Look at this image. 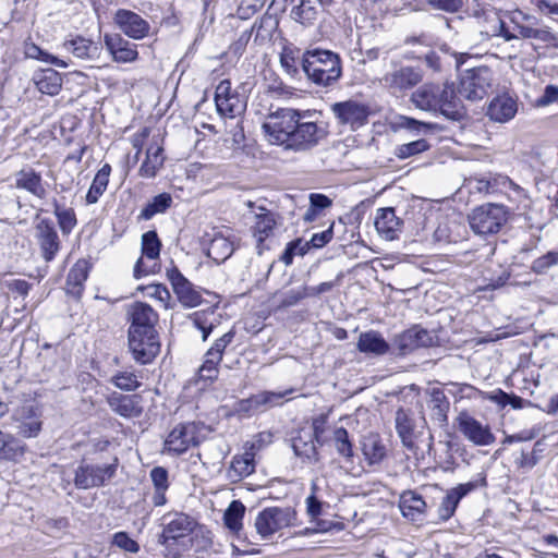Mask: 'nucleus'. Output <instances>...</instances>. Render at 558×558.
Segmentation results:
<instances>
[{"label":"nucleus","instance_id":"f257e3e1","mask_svg":"<svg viewBox=\"0 0 558 558\" xmlns=\"http://www.w3.org/2000/svg\"><path fill=\"white\" fill-rule=\"evenodd\" d=\"M162 532L158 535V544L162 546L166 558H180L193 546L194 538L202 535L203 527L197 521L183 512H170L161 518Z\"/></svg>","mask_w":558,"mask_h":558},{"label":"nucleus","instance_id":"f03ea898","mask_svg":"<svg viewBox=\"0 0 558 558\" xmlns=\"http://www.w3.org/2000/svg\"><path fill=\"white\" fill-rule=\"evenodd\" d=\"M411 101L416 108L439 112L454 121L463 119L466 114L461 98L448 84H424L412 94Z\"/></svg>","mask_w":558,"mask_h":558},{"label":"nucleus","instance_id":"7ed1b4c3","mask_svg":"<svg viewBox=\"0 0 558 558\" xmlns=\"http://www.w3.org/2000/svg\"><path fill=\"white\" fill-rule=\"evenodd\" d=\"M301 69L307 80L319 87L335 85L342 75L340 56L319 48L307 49L302 53Z\"/></svg>","mask_w":558,"mask_h":558},{"label":"nucleus","instance_id":"20e7f679","mask_svg":"<svg viewBox=\"0 0 558 558\" xmlns=\"http://www.w3.org/2000/svg\"><path fill=\"white\" fill-rule=\"evenodd\" d=\"M316 112L302 111L298 121L288 150L308 151L318 146L328 136V128L323 122L313 120Z\"/></svg>","mask_w":558,"mask_h":558},{"label":"nucleus","instance_id":"39448f33","mask_svg":"<svg viewBox=\"0 0 558 558\" xmlns=\"http://www.w3.org/2000/svg\"><path fill=\"white\" fill-rule=\"evenodd\" d=\"M510 211L501 204L487 203L468 215L471 230L481 236L497 234L508 221Z\"/></svg>","mask_w":558,"mask_h":558},{"label":"nucleus","instance_id":"423d86ee","mask_svg":"<svg viewBox=\"0 0 558 558\" xmlns=\"http://www.w3.org/2000/svg\"><path fill=\"white\" fill-rule=\"evenodd\" d=\"M302 111L291 108H281L271 112L263 123L262 129L269 141L275 145L288 148Z\"/></svg>","mask_w":558,"mask_h":558},{"label":"nucleus","instance_id":"0eeeda50","mask_svg":"<svg viewBox=\"0 0 558 558\" xmlns=\"http://www.w3.org/2000/svg\"><path fill=\"white\" fill-rule=\"evenodd\" d=\"M493 73L487 66H476L462 73L458 93L460 97L476 101L483 99L492 87Z\"/></svg>","mask_w":558,"mask_h":558},{"label":"nucleus","instance_id":"6e6552de","mask_svg":"<svg viewBox=\"0 0 558 558\" xmlns=\"http://www.w3.org/2000/svg\"><path fill=\"white\" fill-rule=\"evenodd\" d=\"M296 512L291 507H268L255 519V527L263 538H269L276 532L294 525Z\"/></svg>","mask_w":558,"mask_h":558},{"label":"nucleus","instance_id":"1a4fd4ad","mask_svg":"<svg viewBox=\"0 0 558 558\" xmlns=\"http://www.w3.org/2000/svg\"><path fill=\"white\" fill-rule=\"evenodd\" d=\"M118 459L110 464L81 463L75 470L74 485L78 489L100 487L112 478L117 471Z\"/></svg>","mask_w":558,"mask_h":558},{"label":"nucleus","instance_id":"9d476101","mask_svg":"<svg viewBox=\"0 0 558 558\" xmlns=\"http://www.w3.org/2000/svg\"><path fill=\"white\" fill-rule=\"evenodd\" d=\"M330 110L338 124L348 126L352 131L365 125L371 113L367 105L353 99L335 102L330 106Z\"/></svg>","mask_w":558,"mask_h":558},{"label":"nucleus","instance_id":"9b49d317","mask_svg":"<svg viewBox=\"0 0 558 558\" xmlns=\"http://www.w3.org/2000/svg\"><path fill=\"white\" fill-rule=\"evenodd\" d=\"M511 21L514 24L518 38L536 39L558 47V35L547 26L538 27V20L535 16L518 12Z\"/></svg>","mask_w":558,"mask_h":558},{"label":"nucleus","instance_id":"f8f14e48","mask_svg":"<svg viewBox=\"0 0 558 558\" xmlns=\"http://www.w3.org/2000/svg\"><path fill=\"white\" fill-rule=\"evenodd\" d=\"M129 350L135 362L149 364L160 352L159 335L129 331Z\"/></svg>","mask_w":558,"mask_h":558},{"label":"nucleus","instance_id":"ddd939ff","mask_svg":"<svg viewBox=\"0 0 558 558\" xmlns=\"http://www.w3.org/2000/svg\"><path fill=\"white\" fill-rule=\"evenodd\" d=\"M456 421L459 432L473 445L489 446L495 442L496 438L490 427L481 423L468 412H461Z\"/></svg>","mask_w":558,"mask_h":558},{"label":"nucleus","instance_id":"4468645a","mask_svg":"<svg viewBox=\"0 0 558 558\" xmlns=\"http://www.w3.org/2000/svg\"><path fill=\"white\" fill-rule=\"evenodd\" d=\"M423 80L420 69L413 66H401L388 71L380 80L384 87L391 93H400L416 86Z\"/></svg>","mask_w":558,"mask_h":558},{"label":"nucleus","instance_id":"2eb2a0df","mask_svg":"<svg viewBox=\"0 0 558 558\" xmlns=\"http://www.w3.org/2000/svg\"><path fill=\"white\" fill-rule=\"evenodd\" d=\"M35 239L44 259L51 262L60 250V239L53 221L47 218L40 219L35 226Z\"/></svg>","mask_w":558,"mask_h":558},{"label":"nucleus","instance_id":"dca6fc26","mask_svg":"<svg viewBox=\"0 0 558 558\" xmlns=\"http://www.w3.org/2000/svg\"><path fill=\"white\" fill-rule=\"evenodd\" d=\"M129 314L131 317L129 331L143 332L144 336L147 333H158L156 325L158 324L159 316L150 305L135 302L131 305Z\"/></svg>","mask_w":558,"mask_h":558},{"label":"nucleus","instance_id":"f3484780","mask_svg":"<svg viewBox=\"0 0 558 558\" xmlns=\"http://www.w3.org/2000/svg\"><path fill=\"white\" fill-rule=\"evenodd\" d=\"M113 21L119 29L132 39H143L150 31L149 23L140 14L130 10L119 9L114 13Z\"/></svg>","mask_w":558,"mask_h":558},{"label":"nucleus","instance_id":"a211bd4d","mask_svg":"<svg viewBox=\"0 0 558 558\" xmlns=\"http://www.w3.org/2000/svg\"><path fill=\"white\" fill-rule=\"evenodd\" d=\"M167 277L178 300L184 307H196L203 302L201 292L195 289L177 267L168 269Z\"/></svg>","mask_w":558,"mask_h":558},{"label":"nucleus","instance_id":"6ab92c4d","mask_svg":"<svg viewBox=\"0 0 558 558\" xmlns=\"http://www.w3.org/2000/svg\"><path fill=\"white\" fill-rule=\"evenodd\" d=\"M197 432L198 426L195 423H185L175 426L165 441L166 449L177 454L183 453L191 446L198 445Z\"/></svg>","mask_w":558,"mask_h":558},{"label":"nucleus","instance_id":"aec40b11","mask_svg":"<svg viewBox=\"0 0 558 558\" xmlns=\"http://www.w3.org/2000/svg\"><path fill=\"white\" fill-rule=\"evenodd\" d=\"M292 391V389L283 392L263 391L250 398L238 400L233 405V411L240 415H251L257 412L262 407L280 404V400Z\"/></svg>","mask_w":558,"mask_h":558},{"label":"nucleus","instance_id":"412c9836","mask_svg":"<svg viewBox=\"0 0 558 558\" xmlns=\"http://www.w3.org/2000/svg\"><path fill=\"white\" fill-rule=\"evenodd\" d=\"M160 248H161V242H160L158 234L155 230L147 231L142 235V254L147 259L153 260L154 265L148 267L145 265L142 257L138 258V260L136 262V264L134 266V277L135 278L138 279L143 276H146V275L155 271V267L157 265L156 260L159 258Z\"/></svg>","mask_w":558,"mask_h":558},{"label":"nucleus","instance_id":"4be33fe9","mask_svg":"<svg viewBox=\"0 0 558 558\" xmlns=\"http://www.w3.org/2000/svg\"><path fill=\"white\" fill-rule=\"evenodd\" d=\"M259 214L255 215V222L252 227L253 236L256 240V248L260 255L264 250H268L269 246L265 243L266 240L274 236L277 227L276 215L265 208L260 209Z\"/></svg>","mask_w":558,"mask_h":558},{"label":"nucleus","instance_id":"5701e85b","mask_svg":"<svg viewBox=\"0 0 558 558\" xmlns=\"http://www.w3.org/2000/svg\"><path fill=\"white\" fill-rule=\"evenodd\" d=\"M403 220L396 215L392 207L377 209L375 217V228L379 235L385 240L392 241L399 236L402 231Z\"/></svg>","mask_w":558,"mask_h":558},{"label":"nucleus","instance_id":"b1692460","mask_svg":"<svg viewBox=\"0 0 558 558\" xmlns=\"http://www.w3.org/2000/svg\"><path fill=\"white\" fill-rule=\"evenodd\" d=\"M104 41L116 62L128 63L137 59L138 52L136 46L124 39L121 35L106 34Z\"/></svg>","mask_w":558,"mask_h":558},{"label":"nucleus","instance_id":"393cba45","mask_svg":"<svg viewBox=\"0 0 558 558\" xmlns=\"http://www.w3.org/2000/svg\"><path fill=\"white\" fill-rule=\"evenodd\" d=\"M255 442H246L244 446L245 451L232 458L228 470V477L233 482L247 477L255 471Z\"/></svg>","mask_w":558,"mask_h":558},{"label":"nucleus","instance_id":"a878e982","mask_svg":"<svg viewBox=\"0 0 558 558\" xmlns=\"http://www.w3.org/2000/svg\"><path fill=\"white\" fill-rule=\"evenodd\" d=\"M107 402L112 412L125 418L137 417L143 412L141 397L137 395L113 392L107 398Z\"/></svg>","mask_w":558,"mask_h":558},{"label":"nucleus","instance_id":"bb28decb","mask_svg":"<svg viewBox=\"0 0 558 558\" xmlns=\"http://www.w3.org/2000/svg\"><path fill=\"white\" fill-rule=\"evenodd\" d=\"M517 110L518 106L512 97L500 95L490 101L486 114L495 122L505 123L515 116Z\"/></svg>","mask_w":558,"mask_h":558},{"label":"nucleus","instance_id":"cd10ccee","mask_svg":"<svg viewBox=\"0 0 558 558\" xmlns=\"http://www.w3.org/2000/svg\"><path fill=\"white\" fill-rule=\"evenodd\" d=\"M362 452L368 465H378L387 457V447L378 434L369 433L362 438Z\"/></svg>","mask_w":558,"mask_h":558},{"label":"nucleus","instance_id":"c85d7f7f","mask_svg":"<svg viewBox=\"0 0 558 558\" xmlns=\"http://www.w3.org/2000/svg\"><path fill=\"white\" fill-rule=\"evenodd\" d=\"M315 441L313 433L310 429L302 428L298 432V435L292 438V449L298 457L305 461L317 462L319 456Z\"/></svg>","mask_w":558,"mask_h":558},{"label":"nucleus","instance_id":"c756f323","mask_svg":"<svg viewBox=\"0 0 558 558\" xmlns=\"http://www.w3.org/2000/svg\"><path fill=\"white\" fill-rule=\"evenodd\" d=\"M356 348L362 353L380 356L389 351V343L378 331L369 330L360 335Z\"/></svg>","mask_w":558,"mask_h":558},{"label":"nucleus","instance_id":"7c9ffc66","mask_svg":"<svg viewBox=\"0 0 558 558\" xmlns=\"http://www.w3.org/2000/svg\"><path fill=\"white\" fill-rule=\"evenodd\" d=\"M432 344L433 336L430 332L420 327L410 328L399 337V348L403 353Z\"/></svg>","mask_w":558,"mask_h":558},{"label":"nucleus","instance_id":"2f4dec72","mask_svg":"<svg viewBox=\"0 0 558 558\" xmlns=\"http://www.w3.org/2000/svg\"><path fill=\"white\" fill-rule=\"evenodd\" d=\"M17 432L25 438L36 437L41 430L40 413L33 405L24 407L21 410Z\"/></svg>","mask_w":558,"mask_h":558},{"label":"nucleus","instance_id":"473e14b6","mask_svg":"<svg viewBox=\"0 0 558 558\" xmlns=\"http://www.w3.org/2000/svg\"><path fill=\"white\" fill-rule=\"evenodd\" d=\"M89 264L85 259L77 260L66 277V293L80 298L84 290V282L88 277Z\"/></svg>","mask_w":558,"mask_h":558},{"label":"nucleus","instance_id":"72a5a7b5","mask_svg":"<svg viewBox=\"0 0 558 558\" xmlns=\"http://www.w3.org/2000/svg\"><path fill=\"white\" fill-rule=\"evenodd\" d=\"M15 186L25 190L38 198L46 196L41 177L33 169H22L15 174Z\"/></svg>","mask_w":558,"mask_h":558},{"label":"nucleus","instance_id":"f704fd0d","mask_svg":"<svg viewBox=\"0 0 558 558\" xmlns=\"http://www.w3.org/2000/svg\"><path fill=\"white\" fill-rule=\"evenodd\" d=\"M34 83L41 94L54 96L62 87V77L53 69H45L35 73Z\"/></svg>","mask_w":558,"mask_h":558},{"label":"nucleus","instance_id":"c9c22d12","mask_svg":"<svg viewBox=\"0 0 558 558\" xmlns=\"http://www.w3.org/2000/svg\"><path fill=\"white\" fill-rule=\"evenodd\" d=\"M399 507L405 518L416 521L424 514L427 505L420 495L409 490L401 495Z\"/></svg>","mask_w":558,"mask_h":558},{"label":"nucleus","instance_id":"e433bc0d","mask_svg":"<svg viewBox=\"0 0 558 558\" xmlns=\"http://www.w3.org/2000/svg\"><path fill=\"white\" fill-rule=\"evenodd\" d=\"M428 405L432 411V417L439 425H445L448 422V412L450 403L445 392L439 388H433L429 391Z\"/></svg>","mask_w":558,"mask_h":558},{"label":"nucleus","instance_id":"4c0bfd02","mask_svg":"<svg viewBox=\"0 0 558 558\" xmlns=\"http://www.w3.org/2000/svg\"><path fill=\"white\" fill-rule=\"evenodd\" d=\"M162 147L157 143L151 144L146 151V158L140 168V175L143 178H154L158 170L163 166Z\"/></svg>","mask_w":558,"mask_h":558},{"label":"nucleus","instance_id":"58836bf2","mask_svg":"<svg viewBox=\"0 0 558 558\" xmlns=\"http://www.w3.org/2000/svg\"><path fill=\"white\" fill-rule=\"evenodd\" d=\"M396 429L401 439V442L408 449L414 448V430L413 422L409 413L400 408L396 412Z\"/></svg>","mask_w":558,"mask_h":558},{"label":"nucleus","instance_id":"ea45409f","mask_svg":"<svg viewBox=\"0 0 558 558\" xmlns=\"http://www.w3.org/2000/svg\"><path fill=\"white\" fill-rule=\"evenodd\" d=\"M234 251L233 243L222 234H216L208 246L207 255L217 264L228 259Z\"/></svg>","mask_w":558,"mask_h":558},{"label":"nucleus","instance_id":"a19ab883","mask_svg":"<svg viewBox=\"0 0 558 558\" xmlns=\"http://www.w3.org/2000/svg\"><path fill=\"white\" fill-rule=\"evenodd\" d=\"M111 173V167L105 163L96 173L92 185L86 194V203L95 204L99 197L105 193L109 183V177Z\"/></svg>","mask_w":558,"mask_h":558},{"label":"nucleus","instance_id":"79ce46f5","mask_svg":"<svg viewBox=\"0 0 558 558\" xmlns=\"http://www.w3.org/2000/svg\"><path fill=\"white\" fill-rule=\"evenodd\" d=\"M302 53L295 47H283L280 53V65L291 78L300 76L299 65H301Z\"/></svg>","mask_w":558,"mask_h":558},{"label":"nucleus","instance_id":"37998d69","mask_svg":"<svg viewBox=\"0 0 558 558\" xmlns=\"http://www.w3.org/2000/svg\"><path fill=\"white\" fill-rule=\"evenodd\" d=\"M216 107L221 116L232 119L242 114L245 111L246 99L244 96L235 92L230 97H227L223 100H221V102Z\"/></svg>","mask_w":558,"mask_h":558},{"label":"nucleus","instance_id":"c03bdc74","mask_svg":"<svg viewBox=\"0 0 558 558\" xmlns=\"http://www.w3.org/2000/svg\"><path fill=\"white\" fill-rule=\"evenodd\" d=\"M172 205V197L169 193L156 195L142 210L140 218L150 220L155 215L165 213Z\"/></svg>","mask_w":558,"mask_h":558},{"label":"nucleus","instance_id":"a18cd8bd","mask_svg":"<svg viewBox=\"0 0 558 558\" xmlns=\"http://www.w3.org/2000/svg\"><path fill=\"white\" fill-rule=\"evenodd\" d=\"M23 452V446L14 436L0 430V460H15Z\"/></svg>","mask_w":558,"mask_h":558},{"label":"nucleus","instance_id":"49530a36","mask_svg":"<svg viewBox=\"0 0 558 558\" xmlns=\"http://www.w3.org/2000/svg\"><path fill=\"white\" fill-rule=\"evenodd\" d=\"M291 15L294 21L303 25H311L316 21L318 11L313 1L302 0L298 5L293 7Z\"/></svg>","mask_w":558,"mask_h":558},{"label":"nucleus","instance_id":"de8ad7c7","mask_svg":"<svg viewBox=\"0 0 558 558\" xmlns=\"http://www.w3.org/2000/svg\"><path fill=\"white\" fill-rule=\"evenodd\" d=\"M244 513L245 507L240 500L231 501L223 515L226 526L233 532H239L242 529Z\"/></svg>","mask_w":558,"mask_h":558},{"label":"nucleus","instance_id":"09e8293b","mask_svg":"<svg viewBox=\"0 0 558 558\" xmlns=\"http://www.w3.org/2000/svg\"><path fill=\"white\" fill-rule=\"evenodd\" d=\"M68 51H71L75 57L85 59L90 58L96 51L97 47L92 40L84 37H76L64 43Z\"/></svg>","mask_w":558,"mask_h":558},{"label":"nucleus","instance_id":"8fccbe9b","mask_svg":"<svg viewBox=\"0 0 558 558\" xmlns=\"http://www.w3.org/2000/svg\"><path fill=\"white\" fill-rule=\"evenodd\" d=\"M490 183V192L492 194L496 193H507L509 191H513L518 196L524 195V190L515 184L509 177L501 174L489 175Z\"/></svg>","mask_w":558,"mask_h":558},{"label":"nucleus","instance_id":"3c124183","mask_svg":"<svg viewBox=\"0 0 558 558\" xmlns=\"http://www.w3.org/2000/svg\"><path fill=\"white\" fill-rule=\"evenodd\" d=\"M430 148V144L425 138H417L405 144L398 145L395 154L399 159H407L422 154Z\"/></svg>","mask_w":558,"mask_h":558},{"label":"nucleus","instance_id":"603ef678","mask_svg":"<svg viewBox=\"0 0 558 558\" xmlns=\"http://www.w3.org/2000/svg\"><path fill=\"white\" fill-rule=\"evenodd\" d=\"M53 213L58 219L59 227L63 234L71 233L77 222L73 208L62 207L54 201Z\"/></svg>","mask_w":558,"mask_h":558},{"label":"nucleus","instance_id":"864d4df0","mask_svg":"<svg viewBox=\"0 0 558 558\" xmlns=\"http://www.w3.org/2000/svg\"><path fill=\"white\" fill-rule=\"evenodd\" d=\"M399 125L412 133L413 136L426 135L433 133L437 129V125L434 123L422 122L405 116L400 117Z\"/></svg>","mask_w":558,"mask_h":558},{"label":"nucleus","instance_id":"5fc2aeb1","mask_svg":"<svg viewBox=\"0 0 558 558\" xmlns=\"http://www.w3.org/2000/svg\"><path fill=\"white\" fill-rule=\"evenodd\" d=\"M111 383L124 391H134L141 386L138 376L132 371L118 372L111 377Z\"/></svg>","mask_w":558,"mask_h":558},{"label":"nucleus","instance_id":"6e6d98bb","mask_svg":"<svg viewBox=\"0 0 558 558\" xmlns=\"http://www.w3.org/2000/svg\"><path fill=\"white\" fill-rule=\"evenodd\" d=\"M24 53L27 58L41 60L44 62L51 63V64L58 65L60 68H66V65H68L62 60H59L57 57L51 56L48 52H45L44 50H41L34 43H25Z\"/></svg>","mask_w":558,"mask_h":558},{"label":"nucleus","instance_id":"4d7b16f0","mask_svg":"<svg viewBox=\"0 0 558 558\" xmlns=\"http://www.w3.org/2000/svg\"><path fill=\"white\" fill-rule=\"evenodd\" d=\"M310 250V243L303 242L301 239H296L287 244L283 253L280 256V260L286 265L290 266L293 263L295 255H305Z\"/></svg>","mask_w":558,"mask_h":558},{"label":"nucleus","instance_id":"13d9d810","mask_svg":"<svg viewBox=\"0 0 558 558\" xmlns=\"http://www.w3.org/2000/svg\"><path fill=\"white\" fill-rule=\"evenodd\" d=\"M558 265V251H549L532 262L531 269L537 275H545Z\"/></svg>","mask_w":558,"mask_h":558},{"label":"nucleus","instance_id":"bf43d9fd","mask_svg":"<svg viewBox=\"0 0 558 558\" xmlns=\"http://www.w3.org/2000/svg\"><path fill=\"white\" fill-rule=\"evenodd\" d=\"M333 441L337 452L345 459L353 457L352 444L349 439L348 430L343 427H339L333 432Z\"/></svg>","mask_w":558,"mask_h":558},{"label":"nucleus","instance_id":"052dcab7","mask_svg":"<svg viewBox=\"0 0 558 558\" xmlns=\"http://www.w3.org/2000/svg\"><path fill=\"white\" fill-rule=\"evenodd\" d=\"M310 296L308 295V287L302 286L296 289H291L282 294L279 307L286 308L296 305L303 299Z\"/></svg>","mask_w":558,"mask_h":558},{"label":"nucleus","instance_id":"680f3d73","mask_svg":"<svg viewBox=\"0 0 558 558\" xmlns=\"http://www.w3.org/2000/svg\"><path fill=\"white\" fill-rule=\"evenodd\" d=\"M112 544L124 551L135 554L140 550V545L131 538L125 532H117L112 537Z\"/></svg>","mask_w":558,"mask_h":558},{"label":"nucleus","instance_id":"e2e57ef3","mask_svg":"<svg viewBox=\"0 0 558 558\" xmlns=\"http://www.w3.org/2000/svg\"><path fill=\"white\" fill-rule=\"evenodd\" d=\"M458 505L459 501L457 500V498L447 493L438 508L439 518L442 521H447L448 519H450L453 515Z\"/></svg>","mask_w":558,"mask_h":558},{"label":"nucleus","instance_id":"0e129e2a","mask_svg":"<svg viewBox=\"0 0 558 558\" xmlns=\"http://www.w3.org/2000/svg\"><path fill=\"white\" fill-rule=\"evenodd\" d=\"M150 481L154 488L168 489L169 488V474L168 471L162 466H155L149 473Z\"/></svg>","mask_w":558,"mask_h":558},{"label":"nucleus","instance_id":"69168bd1","mask_svg":"<svg viewBox=\"0 0 558 558\" xmlns=\"http://www.w3.org/2000/svg\"><path fill=\"white\" fill-rule=\"evenodd\" d=\"M426 1L433 9L444 11L447 13H456L463 5L462 0H426Z\"/></svg>","mask_w":558,"mask_h":558},{"label":"nucleus","instance_id":"338daca9","mask_svg":"<svg viewBox=\"0 0 558 558\" xmlns=\"http://www.w3.org/2000/svg\"><path fill=\"white\" fill-rule=\"evenodd\" d=\"M326 424L327 415L320 414L313 418L312 428H308L313 433V438L320 445L324 442L323 435L326 430Z\"/></svg>","mask_w":558,"mask_h":558},{"label":"nucleus","instance_id":"774afa93","mask_svg":"<svg viewBox=\"0 0 558 558\" xmlns=\"http://www.w3.org/2000/svg\"><path fill=\"white\" fill-rule=\"evenodd\" d=\"M536 5L545 15L558 20V0H536Z\"/></svg>","mask_w":558,"mask_h":558}]
</instances>
